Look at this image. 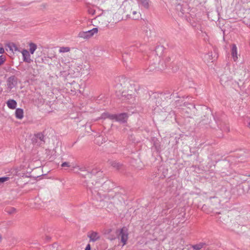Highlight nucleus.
I'll return each mask as SVG.
<instances>
[{
	"label": "nucleus",
	"mask_w": 250,
	"mask_h": 250,
	"mask_svg": "<svg viewBox=\"0 0 250 250\" xmlns=\"http://www.w3.org/2000/svg\"><path fill=\"white\" fill-rule=\"evenodd\" d=\"M116 233L118 234V237L119 239H120L121 242L123 243V245H125L128 240V233L127 228L123 227L120 230H117Z\"/></svg>",
	"instance_id": "2"
},
{
	"label": "nucleus",
	"mask_w": 250,
	"mask_h": 250,
	"mask_svg": "<svg viewBox=\"0 0 250 250\" xmlns=\"http://www.w3.org/2000/svg\"><path fill=\"white\" fill-rule=\"evenodd\" d=\"M29 45L30 47V49H29L30 53L31 54H33L35 51L37 49V45L36 44H35L34 43L31 42L29 43Z\"/></svg>",
	"instance_id": "20"
},
{
	"label": "nucleus",
	"mask_w": 250,
	"mask_h": 250,
	"mask_svg": "<svg viewBox=\"0 0 250 250\" xmlns=\"http://www.w3.org/2000/svg\"><path fill=\"white\" fill-rule=\"evenodd\" d=\"M9 48H10V50H12V51L14 50L15 51H16L18 50V47L16 46V45L13 43H12V44L9 46Z\"/></svg>",
	"instance_id": "28"
},
{
	"label": "nucleus",
	"mask_w": 250,
	"mask_h": 250,
	"mask_svg": "<svg viewBox=\"0 0 250 250\" xmlns=\"http://www.w3.org/2000/svg\"><path fill=\"white\" fill-rule=\"evenodd\" d=\"M157 62L151 63L148 67V69L149 71H158L157 68Z\"/></svg>",
	"instance_id": "21"
},
{
	"label": "nucleus",
	"mask_w": 250,
	"mask_h": 250,
	"mask_svg": "<svg viewBox=\"0 0 250 250\" xmlns=\"http://www.w3.org/2000/svg\"><path fill=\"white\" fill-rule=\"evenodd\" d=\"M140 17V13L137 12L135 11L132 12V16L130 17L133 20H138Z\"/></svg>",
	"instance_id": "23"
},
{
	"label": "nucleus",
	"mask_w": 250,
	"mask_h": 250,
	"mask_svg": "<svg viewBox=\"0 0 250 250\" xmlns=\"http://www.w3.org/2000/svg\"><path fill=\"white\" fill-rule=\"evenodd\" d=\"M5 211L9 214H13L16 212V209L13 207H7L5 208Z\"/></svg>",
	"instance_id": "18"
},
{
	"label": "nucleus",
	"mask_w": 250,
	"mask_h": 250,
	"mask_svg": "<svg viewBox=\"0 0 250 250\" xmlns=\"http://www.w3.org/2000/svg\"><path fill=\"white\" fill-rule=\"evenodd\" d=\"M70 51V48L68 47H62L60 48L59 52L61 53L67 52Z\"/></svg>",
	"instance_id": "26"
},
{
	"label": "nucleus",
	"mask_w": 250,
	"mask_h": 250,
	"mask_svg": "<svg viewBox=\"0 0 250 250\" xmlns=\"http://www.w3.org/2000/svg\"><path fill=\"white\" fill-rule=\"evenodd\" d=\"M108 163L111 166L117 170H121L124 168V165L117 161L109 160Z\"/></svg>",
	"instance_id": "7"
},
{
	"label": "nucleus",
	"mask_w": 250,
	"mask_h": 250,
	"mask_svg": "<svg viewBox=\"0 0 250 250\" xmlns=\"http://www.w3.org/2000/svg\"><path fill=\"white\" fill-rule=\"evenodd\" d=\"M6 57L4 55L0 56V66L3 64L4 62L6 61Z\"/></svg>",
	"instance_id": "27"
},
{
	"label": "nucleus",
	"mask_w": 250,
	"mask_h": 250,
	"mask_svg": "<svg viewBox=\"0 0 250 250\" xmlns=\"http://www.w3.org/2000/svg\"><path fill=\"white\" fill-rule=\"evenodd\" d=\"M18 78L14 75L9 77L7 80V88L10 90L13 88L17 84Z\"/></svg>",
	"instance_id": "4"
},
{
	"label": "nucleus",
	"mask_w": 250,
	"mask_h": 250,
	"mask_svg": "<svg viewBox=\"0 0 250 250\" xmlns=\"http://www.w3.org/2000/svg\"><path fill=\"white\" fill-rule=\"evenodd\" d=\"M210 127L212 128H215V127L213 126L212 125H210Z\"/></svg>",
	"instance_id": "39"
},
{
	"label": "nucleus",
	"mask_w": 250,
	"mask_h": 250,
	"mask_svg": "<svg viewBox=\"0 0 250 250\" xmlns=\"http://www.w3.org/2000/svg\"><path fill=\"white\" fill-rule=\"evenodd\" d=\"M4 52V49L2 47H0V54H3Z\"/></svg>",
	"instance_id": "32"
},
{
	"label": "nucleus",
	"mask_w": 250,
	"mask_h": 250,
	"mask_svg": "<svg viewBox=\"0 0 250 250\" xmlns=\"http://www.w3.org/2000/svg\"><path fill=\"white\" fill-rule=\"evenodd\" d=\"M87 175L90 178H93L95 177H102L103 176V171H101V169L97 166H94L92 169L90 168L86 170Z\"/></svg>",
	"instance_id": "1"
},
{
	"label": "nucleus",
	"mask_w": 250,
	"mask_h": 250,
	"mask_svg": "<svg viewBox=\"0 0 250 250\" xmlns=\"http://www.w3.org/2000/svg\"><path fill=\"white\" fill-rule=\"evenodd\" d=\"M7 106L10 109H15L17 106V102L15 100L10 99L7 102Z\"/></svg>",
	"instance_id": "14"
},
{
	"label": "nucleus",
	"mask_w": 250,
	"mask_h": 250,
	"mask_svg": "<svg viewBox=\"0 0 250 250\" xmlns=\"http://www.w3.org/2000/svg\"><path fill=\"white\" fill-rule=\"evenodd\" d=\"M111 231V229H107L106 230V231H107V233H110Z\"/></svg>",
	"instance_id": "38"
},
{
	"label": "nucleus",
	"mask_w": 250,
	"mask_h": 250,
	"mask_svg": "<svg viewBox=\"0 0 250 250\" xmlns=\"http://www.w3.org/2000/svg\"><path fill=\"white\" fill-rule=\"evenodd\" d=\"M248 127L250 128V120L249 121L248 123Z\"/></svg>",
	"instance_id": "37"
},
{
	"label": "nucleus",
	"mask_w": 250,
	"mask_h": 250,
	"mask_svg": "<svg viewBox=\"0 0 250 250\" xmlns=\"http://www.w3.org/2000/svg\"><path fill=\"white\" fill-rule=\"evenodd\" d=\"M114 115V120L123 123L126 122L127 118V114L125 113L115 114Z\"/></svg>",
	"instance_id": "5"
},
{
	"label": "nucleus",
	"mask_w": 250,
	"mask_h": 250,
	"mask_svg": "<svg viewBox=\"0 0 250 250\" xmlns=\"http://www.w3.org/2000/svg\"><path fill=\"white\" fill-rule=\"evenodd\" d=\"M206 245V244L205 243H200L199 244L193 245L192 248L195 250H200L202 248L205 247Z\"/></svg>",
	"instance_id": "19"
},
{
	"label": "nucleus",
	"mask_w": 250,
	"mask_h": 250,
	"mask_svg": "<svg viewBox=\"0 0 250 250\" xmlns=\"http://www.w3.org/2000/svg\"><path fill=\"white\" fill-rule=\"evenodd\" d=\"M44 135L42 133L40 132L35 134L34 137H33L32 140L33 142H35L37 143L38 140H39L40 141L44 143Z\"/></svg>",
	"instance_id": "10"
},
{
	"label": "nucleus",
	"mask_w": 250,
	"mask_h": 250,
	"mask_svg": "<svg viewBox=\"0 0 250 250\" xmlns=\"http://www.w3.org/2000/svg\"><path fill=\"white\" fill-rule=\"evenodd\" d=\"M115 114H111L109 113L108 112H104L101 115V118L102 119H106L108 118L111 120H114Z\"/></svg>",
	"instance_id": "16"
},
{
	"label": "nucleus",
	"mask_w": 250,
	"mask_h": 250,
	"mask_svg": "<svg viewBox=\"0 0 250 250\" xmlns=\"http://www.w3.org/2000/svg\"><path fill=\"white\" fill-rule=\"evenodd\" d=\"M156 62L157 63V68L158 71H161L166 68L167 65L164 61L160 60Z\"/></svg>",
	"instance_id": "11"
},
{
	"label": "nucleus",
	"mask_w": 250,
	"mask_h": 250,
	"mask_svg": "<svg viewBox=\"0 0 250 250\" xmlns=\"http://www.w3.org/2000/svg\"><path fill=\"white\" fill-rule=\"evenodd\" d=\"M72 166L69 162H64L61 165V167H70Z\"/></svg>",
	"instance_id": "29"
},
{
	"label": "nucleus",
	"mask_w": 250,
	"mask_h": 250,
	"mask_svg": "<svg viewBox=\"0 0 250 250\" xmlns=\"http://www.w3.org/2000/svg\"><path fill=\"white\" fill-rule=\"evenodd\" d=\"M10 179H13V178L9 176L0 177V183H3Z\"/></svg>",
	"instance_id": "25"
},
{
	"label": "nucleus",
	"mask_w": 250,
	"mask_h": 250,
	"mask_svg": "<svg viewBox=\"0 0 250 250\" xmlns=\"http://www.w3.org/2000/svg\"><path fill=\"white\" fill-rule=\"evenodd\" d=\"M127 54V53H125L123 54V59L124 60H125V56Z\"/></svg>",
	"instance_id": "36"
},
{
	"label": "nucleus",
	"mask_w": 250,
	"mask_h": 250,
	"mask_svg": "<svg viewBox=\"0 0 250 250\" xmlns=\"http://www.w3.org/2000/svg\"><path fill=\"white\" fill-rule=\"evenodd\" d=\"M218 128H219L221 130L224 131L226 132H229V127L228 125L223 124L221 125L220 126H218Z\"/></svg>",
	"instance_id": "22"
},
{
	"label": "nucleus",
	"mask_w": 250,
	"mask_h": 250,
	"mask_svg": "<svg viewBox=\"0 0 250 250\" xmlns=\"http://www.w3.org/2000/svg\"><path fill=\"white\" fill-rule=\"evenodd\" d=\"M140 3L146 9H148L149 7V0H139Z\"/></svg>",
	"instance_id": "17"
},
{
	"label": "nucleus",
	"mask_w": 250,
	"mask_h": 250,
	"mask_svg": "<svg viewBox=\"0 0 250 250\" xmlns=\"http://www.w3.org/2000/svg\"><path fill=\"white\" fill-rule=\"evenodd\" d=\"M79 169L81 171H86L87 169H86L85 167H79Z\"/></svg>",
	"instance_id": "33"
},
{
	"label": "nucleus",
	"mask_w": 250,
	"mask_h": 250,
	"mask_svg": "<svg viewBox=\"0 0 250 250\" xmlns=\"http://www.w3.org/2000/svg\"><path fill=\"white\" fill-rule=\"evenodd\" d=\"M212 117V114L211 112V110L207 108V111L206 112V115H204L202 121L204 122V123L206 124H210V121L208 120H211V118Z\"/></svg>",
	"instance_id": "6"
},
{
	"label": "nucleus",
	"mask_w": 250,
	"mask_h": 250,
	"mask_svg": "<svg viewBox=\"0 0 250 250\" xmlns=\"http://www.w3.org/2000/svg\"><path fill=\"white\" fill-rule=\"evenodd\" d=\"M109 184H110V182L109 181H107V182H105L104 183V186H106V185H109Z\"/></svg>",
	"instance_id": "35"
},
{
	"label": "nucleus",
	"mask_w": 250,
	"mask_h": 250,
	"mask_svg": "<svg viewBox=\"0 0 250 250\" xmlns=\"http://www.w3.org/2000/svg\"><path fill=\"white\" fill-rule=\"evenodd\" d=\"M90 238V240L93 242H95L100 238L99 234L96 232H92L88 235Z\"/></svg>",
	"instance_id": "12"
},
{
	"label": "nucleus",
	"mask_w": 250,
	"mask_h": 250,
	"mask_svg": "<svg viewBox=\"0 0 250 250\" xmlns=\"http://www.w3.org/2000/svg\"><path fill=\"white\" fill-rule=\"evenodd\" d=\"M106 141L105 138H104L103 136L99 135L96 137L95 139V143L98 145H102L103 143Z\"/></svg>",
	"instance_id": "13"
},
{
	"label": "nucleus",
	"mask_w": 250,
	"mask_h": 250,
	"mask_svg": "<svg viewBox=\"0 0 250 250\" xmlns=\"http://www.w3.org/2000/svg\"><path fill=\"white\" fill-rule=\"evenodd\" d=\"M90 249H91L90 245V244H88L86 246V248L85 249V250H90Z\"/></svg>",
	"instance_id": "34"
},
{
	"label": "nucleus",
	"mask_w": 250,
	"mask_h": 250,
	"mask_svg": "<svg viewBox=\"0 0 250 250\" xmlns=\"http://www.w3.org/2000/svg\"><path fill=\"white\" fill-rule=\"evenodd\" d=\"M23 57V61L27 63H30L32 60L30 58V55L26 49H23L21 51Z\"/></svg>",
	"instance_id": "8"
},
{
	"label": "nucleus",
	"mask_w": 250,
	"mask_h": 250,
	"mask_svg": "<svg viewBox=\"0 0 250 250\" xmlns=\"http://www.w3.org/2000/svg\"><path fill=\"white\" fill-rule=\"evenodd\" d=\"M98 31V28H93L91 30H89L87 31H81L80 32L78 37L79 38H83L84 39H87L91 38L95 34L97 33Z\"/></svg>",
	"instance_id": "3"
},
{
	"label": "nucleus",
	"mask_w": 250,
	"mask_h": 250,
	"mask_svg": "<svg viewBox=\"0 0 250 250\" xmlns=\"http://www.w3.org/2000/svg\"><path fill=\"white\" fill-rule=\"evenodd\" d=\"M125 96H126V98H127V99H133L134 97L132 96V95L131 94H127V95H124Z\"/></svg>",
	"instance_id": "30"
},
{
	"label": "nucleus",
	"mask_w": 250,
	"mask_h": 250,
	"mask_svg": "<svg viewBox=\"0 0 250 250\" xmlns=\"http://www.w3.org/2000/svg\"><path fill=\"white\" fill-rule=\"evenodd\" d=\"M93 181H95V180L94 179H93V180L87 181V186L88 187V188L91 190V192L92 193H93L92 188H93V186L94 185V182Z\"/></svg>",
	"instance_id": "24"
},
{
	"label": "nucleus",
	"mask_w": 250,
	"mask_h": 250,
	"mask_svg": "<svg viewBox=\"0 0 250 250\" xmlns=\"http://www.w3.org/2000/svg\"><path fill=\"white\" fill-rule=\"evenodd\" d=\"M220 81L223 82L224 81H225V76L224 75H223L221 76L220 78Z\"/></svg>",
	"instance_id": "31"
},
{
	"label": "nucleus",
	"mask_w": 250,
	"mask_h": 250,
	"mask_svg": "<svg viewBox=\"0 0 250 250\" xmlns=\"http://www.w3.org/2000/svg\"><path fill=\"white\" fill-rule=\"evenodd\" d=\"M231 55L232 56V57L234 61H236L238 59V56H237V47L235 44H232Z\"/></svg>",
	"instance_id": "9"
},
{
	"label": "nucleus",
	"mask_w": 250,
	"mask_h": 250,
	"mask_svg": "<svg viewBox=\"0 0 250 250\" xmlns=\"http://www.w3.org/2000/svg\"><path fill=\"white\" fill-rule=\"evenodd\" d=\"M1 235H0V241L1 240Z\"/></svg>",
	"instance_id": "40"
},
{
	"label": "nucleus",
	"mask_w": 250,
	"mask_h": 250,
	"mask_svg": "<svg viewBox=\"0 0 250 250\" xmlns=\"http://www.w3.org/2000/svg\"><path fill=\"white\" fill-rule=\"evenodd\" d=\"M15 115L17 118L21 119L23 117V111L21 108H17L15 111Z\"/></svg>",
	"instance_id": "15"
}]
</instances>
